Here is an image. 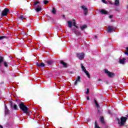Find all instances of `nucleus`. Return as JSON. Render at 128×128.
<instances>
[{
	"label": "nucleus",
	"mask_w": 128,
	"mask_h": 128,
	"mask_svg": "<svg viewBox=\"0 0 128 128\" xmlns=\"http://www.w3.org/2000/svg\"><path fill=\"white\" fill-rule=\"evenodd\" d=\"M127 120L128 118L126 117H122L120 120L119 118H117L118 122L120 126H124L126 124Z\"/></svg>",
	"instance_id": "nucleus-1"
},
{
	"label": "nucleus",
	"mask_w": 128,
	"mask_h": 128,
	"mask_svg": "<svg viewBox=\"0 0 128 128\" xmlns=\"http://www.w3.org/2000/svg\"><path fill=\"white\" fill-rule=\"evenodd\" d=\"M19 106L20 109L23 111V112L24 114H28V107L25 106L24 104V103H21L20 104H19Z\"/></svg>",
	"instance_id": "nucleus-2"
},
{
	"label": "nucleus",
	"mask_w": 128,
	"mask_h": 128,
	"mask_svg": "<svg viewBox=\"0 0 128 128\" xmlns=\"http://www.w3.org/2000/svg\"><path fill=\"white\" fill-rule=\"evenodd\" d=\"M34 6L36 8V12H40L42 10V8L40 6V2L38 1H36L34 3Z\"/></svg>",
	"instance_id": "nucleus-3"
},
{
	"label": "nucleus",
	"mask_w": 128,
	"mask_h": 128,
	"mask_svg": "<svg viewBox=\"0 0 128 128\" xmlns=\"http://www.w3.org/2000/svg\"><path fill=\"white\" fill-rule=\"evenodd\" d=\"M76 56L78 58L79 60H84V54L82 52V53H78L76 54Z\"/></svg>",
	"instance_id": "nucleus-4"
},
{
	"label": "nucleus",
	"mask_w": 128,
	"mask_h": 128,
	"mask_svg": "<svg viewBox=\"0 0 128 128\" xmlns=\"http://www.w3.org/2000/svg\"><path fill=\"white\" fill-rule=\"evenodd\" d=\"M81 67H82V68L83 72H85L88 78H90V74H88V71H86V68H84V65L82 64H81Z\"/></svg>",
	"instance_id": "nucleus-5"
},
{
	"label": "nucleus",
	"mask_w": 128,
	"mask_h": 128,
	"mask_svg": "<svg viewBox=\"0 0 128 128\" xmlns=\"http://www.w3.org/2000/svg\"><path fill=\"white\" fill-rule=\"evenodd\" d=\"M104 72L105 74H106L110 78H114V74L110 72L108 70L106 69L104 70Z\"/></svg>",
	"instance_id": "nucleus-6"
},
{
	"label": "nucleus",
	"mask_w": 128,
	"mask_h": 128,
	"mask_svg": "<svg viewBox=\"0 0 128 128\" xmlns=\"http://www.w3.org/2000/svg\"><path fill=\"white\" fill-rule=\"evenodd\" d=\"M114 30V28L112 26H108L107 28L108 32H112Z\"/></svg>",
	"instance_id": "nucleus-7"
},
{
	"label": "nucleus",
	"mask_w": 128,
	"mask_h": 128,
	"mask_svg": "<svg viewBox=\"0 0 128 128\" xmlns=\"http://www.w3.org/2000/svg\"><path fill=\"white\" fill-rule=\"evenodd\" d=\"M74 86H77L78 83L80 82V76H78L77 78L74 80Z\"/></svg>",
	"instance_id": "nucleus-8"
},
{
	"label": "nucleus",
	"mask_w": 128,
	"mask_h": 128,
	"mask_svg": "<svg viewBox=\"0 0 128 128\" xmlns=\"http://www.w3.org/2000/svg\"><path fill=\"white\" fill-rule=\"evenodd\" d=\"M81 8L84 10L85 16H86V14H88V8H86L84 6H82Z\"/></svg>",
	"instance_id": "nucleus-9"
},
{
	"label": "nucleus",
	"mask_w": 128,
	"mask_h": 128,
	"mask_svg": "<svg viewBox=\"0 0 128 128\" xmlns=\"http://www.w3.org/2000/svg\"><path fill=\"white\" fill-rule=\"evenodd\" d=\"M8 9L6 8L2 12V16H6L8 14Z\"/></svg>",
	"instance_id": "nucleus-10"
},
{
	"label": "nucleus",
	"mask_w": 128,
	"mask_h": 128,
	"mask_svg": "<svg viewBox=\"0 0 128 128\" xmlns=\"http://www.w3.org/2000/svg\"><path fill=\"white\" fill-rule=\"evenodd\" d=\"M72 32H74L76 36H80V34H82V33L78 31V30H72Z\"/></svg>",
	"instance_id": "nucleus-11"
},
{
	"label": "nucleus",
	"mask_w": 128,
	"mask_h": 128,
	"mask_svg": "<svg viewBox=\"0 0 128 128\" xmlns=\"http://www.w3.org/2000/svg\"><path fill=\"white\" fill-rule=\"evenodd\" d=\"M67 23L68 24V27L72 28V24H74V20L72 21H68Z\"/></svg>",
	"instance_id": "nucleus-12"
},
{
	"label": "nucleus",
	"mask_w": 128,
	"mask_h": 128,
	"mask_svg": "<svg viewBox=\"0 0 128 128\" xmlns=\"http://www.w3.org/2000/svg\"><path fill=\"white\" fill-rule=\"evenodd\" d=\"M36 64L38 68H44L46 66V64H44V62L36 63Z\"/></svg>",
	"instance_id": "nucleus-13"
},
{
	"label": "nucleus",
	"mask_w": 128,
	"mask_h": 128,
	"mask_svg": "<svg viewBox=\"0 0 128 128\" xmlns=\"http://www.w3.org/2000/svg\"><path fill=\"white\" fill-rule=\"evenodd\" d=\"M5 106V114H10V110H8V106H6V105L4 104Z\"/></svg>",
	"instance_id": "nucleus-14"
},
{
	"label": "nucleus",
	"mask_w": 128,
	"mask_h": 128,
	"mask_svg": "<svg viewBox=\"0 0 128 128\" xmlns=\"http://www.w3.org/2000/svg\"><path fill=\"white\" fill-rule=\"evenodd\" d=\"M99 12H100V14H108V11L104 10H100Z\"/></svg>",
	"instance_id": "nucleus-15"
},
{
	"label": "nucleus",
	"mask_w": 128,
	"mask_h": 128,
	"mask_svg": "<svg viewBox=\"0 0 128 128\" xmlns=\"http://www.w3.org/2000/svg\"><path fill=\"white\" fill-rule=\"evenodd\" d=\"M126 58H123L122 59H120L119 60L120 64H124V60H126Z\"/></svg>",
	"instance_id": "nucleus-16"
},
{
	"label": "nucleus",
	"mask_w": 128,
	"mask_h": 128,
	"mask_svg": "<svg viewBox=\"0 0 128 128\" xmlns=\"http://www.w3.org/2000/svg\"><path fill=\"white\" fill-rule=\"evenodd\" d=\"M60 64H63V66H64V68H67L68 64H66V63L64 62V61H61V62H60Z\"/></svg>",
	"instance_id": "nucleus-17"
},
{
	"label": "nucleus",
	"mask_w": 128,
	"mask_h": 128,
	"mask_svg": "<svg viewBox=\"0 0 128 128\" xmlns=\"http://www.w3.org/2000/svg\"><path fill=\"white\" fill-rule=\"evenodd\" d=\"M94 104H95L96 108H100V104H98V102L96 100H94Z\"/></svg>",
	"instance_id": "nucleus-18"
},
{
	"label": "nucleus",
	"mask_w": 128,
	"mask_h": 128,
	"mask_svg": "<svg viewBox=\"0 0 128 128\" xmlns=\"http://www.w3.org/2000/svg\"><path fill=\"white\" fill-rule=\"evenodd\" d=\"M73 26H75L76 28H78V26H76V22L75 20H73Z\"/></svg>",
	"instance_id": "nucleus-19"
},
{
	"label": "nucleus",
	"mask_w": 128,
	"mask_h": 128,
	"mask_svg": "<svg viewBox=\"0 0 128 128\" xmlns=\"http://www.w3.org/2000/svg\"><path fill=\"white\" fill-rule=\"evenodd\" d=\"M114 4L116 6H118L120 4V0H116Z\"/></svg>",
	"instance_id": "nucleus-20"
},
{
	"label": "nucleus",
	"mask_w": 128,
	"mask_h": 128,
	"mask_svg": "<svg viewBox=\"0 0 128 128\" xmlns=\"http://www.w3.org/2000/svg\"><path fill=\"white\" fill-rule=\"evenodd\" d=\"M86 28H87L86 25H83L80 26V28H81L82 30H83Z\"/></svg>",
	"instance_id": "nucleus-21"
},
{
	"label": "nucleus",
	"mask_w": 128,
	"mask_h": 128,
	"mask_svg": "<svg viewBox=\"0 0 128 128\" xmlns=\"http://www.w3.org/2000/svg\"><path fill=\"white\" fill-rule=\"evenodd\" d=\"M2 62H4V58L0 56V66H2Z\"/></svg>",
	"instance_id": "nucleus-22"
},
{
	"label": "nucleus",
	"mask_w": 128,
	"mask_h": 128,
	"mask_svg": "<svg viewBox=\"0 0 128 128\" xmlns=\"http://www.w3.org/2000/svg\"><path fill=\"white\" fill-rule=\"evenodd\" d=\"M48 64L50 65L52 64V62H54V61L52 60H48L46 62Z\"/></svg>",
	"instance_id": "nucleus-23"
},
{
	"label": "nucleus",
	"mask_w": 128,
	"mask_h": 128,
	"mask_svg": "<svg viewBox=\"0 0 128 128\" xmlns=\"http://www.w3.org/2000/svg\"><path fill=\"white\" fill-rule=\"evenodd\" d=\"M56 8H53L52 10V13L54 14H56Z\"/></svg>",
	"instance_id": "nucleus-24"
},
{
	"label": "nucleus",
	"mask_w": 128,
	"mask_h": 128,
	"mask_svg": "<svg viewBox=\"0 0 128 128\" xmlns=\"http://www.w3.org/2000/svg\"><path fill=\"white\" fill-rule=\"evenodd\" d=\"M100 122H102V124H104V117H101L100 118Z\"/></svg>",
	"instance_id": "nucleus-25"
},
{
	"label": "nucleus",
	"mask_w": 128,
	"mask_h": 128,
	"mask_svg": "<svg viewBox=\"0 0 128 128\" xmlns=\"http://www.w3.org/2000/svg\"><path fill=\"white\" fill-rule=\"evenodd\" d=\"M95 128H100V126H98V124L96 122H95Z\"/></svg>",
	"instance_id": "nucleus-26"
},
{
	"label": "nucleus",
	"mask_w": 128,
	"mask_h": 128,
	"mask_svg": "<svg viewBox=\"0 0 128 128\" xmlns=\"http://www.w3.org/2000/svg\"><path fill=\"white\" fill-rule=\"evenodd\" d=\"M14 110H18V106H16V104H14Z\"/></svg>",
	"instance_id": "nucleus-27"
},
{
	"label": "nucleus",
	"mask_w": 128,
	"mask_h": 128,
	"mask_svg": "<svg viewBox=\"0 0 128 128\" xmlns=\"http://www.w3.org/2000/svg\"><path fill=\"white\" fill-rule=\"evenodd\" d=\"M4 66H5L6 68H8V62H4Z\"/></svg>",
	"instance_id": "nucleus-28"
},
{
	"label": "nucleus",
	"mask_w": 128,
	"mask_h": 128,
	"mask_svg": "<svg viewBox=\"0 0 128 128\" xmlns=\"http://www.w3.org/2000/svg\"><path fill=\"white\" fill-rule=\"evenodd\" d=\"M6 36H0V40H4V38H5Z\"/></svg>",
	"instance_id": "nucleus-29"
},
{
	"label": "nucleus",
	"mask_w": 128,
	"mask_h": 128,
	"mask_svg": "<svg viewBox=\"0 0 128 128\" xmlns=\"http://www.w3.org/2000/svg\"><path fill=\"white\" fill-rule=\"evenodd\" d=\"M20 20H24L26 18L24 16H20Z\"/></svg>",
	"instance_id": "nucleus-30"
},
{
	"label": "nucleus",
	"mask_w": 128,
	"mask_h": 128,
	"mask_svg": "<svg viewBox=\"0 0 128 128\" xmlns=\"http://www.w3.org/2000/svg\"><path fill=\"white\" fill-rule=\"evenodd\" d=\"M48 0H44V4H48Z\"/></svg>",
	"instance_id": "nucleus-31"
},
{
	"label": "nucleus",
	"mask_w": 128,
	"mask_h": 128,
	"mask_svg": "<svg viewBox=\"0 0 128 128\" xmlns=\"http://www.w3.org/2000/svg\"><path fill=\"white\" fill-rule=\"evenodd\" d=\"M104 4H108V2L106 0H102Z\"/></svg>",
	"instance_id": "nucleus-32"
},
{
	"label": "nucleus",
	"mask_w": 128,
	"mask_h": 128,
	"mask_svg": "<svg viewBox=\"0 0 128 128\" xmlns=\"http://www.w3.org/2000/svg\"><path fill=\"white\" fill-rule=\"evenodd\" d=\"M89 92H90V90L88 89V90H87V91L86 92V94H88Z\"/></svg>",
	"instance_id": "nucleus-33"
},
{
	"label": "nucleus",
	"mask_w": 128,
	"mask_h": 128,
	"mask_svg": "<svg viewBox=\"0 0 128 128\" xmlns=\"http://www.w3.org/2000/svg\"><path fill=\"white\" fill-rule=\"evenodd\" d=\"M113 16H114L110 15V16L109 18H112Z\"/></svg>",
	"instance_id": "nucleus-34"
},
{
	"label": "nucleus",
	"mask_w": 128,
	"mask_h": 128,
	"mask_svg": "<svg viewBox=\"0 0 128 128\" xmlns=\"http://www.w3.org/2000/svg\"><path fill=\"white\" fill-rule=\"evenodd\" d=\"M125 54H126V56H128V51L125 52Z\"/></svg>",
	"instance_id": "nucleus-35"
},
{
	"label": "nucleus",
	"mask_w": 128,
	"mask_h": 128,
	"mask_svg": "<svg viewBox=\"0 0 128 128\" xmlns=\"http://www.w3.org/2000/svg\"><path fill=\"white\" fill-rule=\"evenodd\" d=\"M87 100H90V97L87 96Z\"/></svg>",
	"instance_id": "nucleus-36"
},
{
	"label": "nucleus",
	"mask_w": 128,
	"mask_h": 128,
	"mask_svg": "<svg viewBox=\"0 0 128 128\" xmlns=\"http://www.w3.org/2000/svg\"><path fill=\"white\" fill-rule=\"evenodd\" d=\"M94 38H98V36H95Z\"/></svg>",
	"instance_id": "nucleus-37"
},
{
	"label": "nucleus",
	"mask_w": 128,
	"mask_h": 128,
	"mask_svg": "<svg viewBox=\"0 0 128 128\" xmlns=\"http://www.w3.org/2000/svg\"><path fill=\"white\" fill-rule=\"evenodd\" d=\"M126 50L127 52H128V48H126Z\"/></svg>",
	"instance_id": "nucleus-38"
},
{
	"label": "nucleus",
	"mask_w": 128,
	"mask_h": 128,
	"mask_svg": "<svg viewBox=\"0 0 128 128\" xmlns=\"http://www.w3.org/2000/svg\"><path fill=\"white\" fill-rule=\"evenodd\" d=\"M0 128H3L2 126H0Z\"/></svg>",
	"instance_id": "nucleus-39"
},
{
	"label": "nucleus",
	"mask_w": 128,
	"mask_h": 128,
	"mask_svg": "<svg viewBox=\"0 0 128 128\" xmlns=\"http://www.w3.org/2000/svg\"><path fill=\"white\" fill-rule=\"evenodd\" d=\"M108 114H110V111H108Z\"/></svg>",
	"instance_id": "nucleus-40"
},
{
	"label": "nucleus",
	"mask_w": 128,
	"mask_h": 128,
	"mask_svg": "<svg viewBox=\"0 0 128 128\" xmlns=\"http://www.w3.org/2000/svg\"><path fill=\"white\" fill-rule=\"evenodd\" d=\"M11 106H12V104H11Z\"/></svg>",
	"instance_id": "nucleus-41"
},
{
	"label": "nucleus",
	"mask_w": 128,
	"mask_h": 128,
	"mask_svg": "<svg viewBox=\"0 0 128 128\" xmlns=\"http://www.w3.org/2000/svg\"><path fill=\"white\" fill-rule=\"evenodd\" d=\"M111 22H114V20H111Z\"/></svg>",
	"instance_id": "nucleus-42"
}]
</instances>
